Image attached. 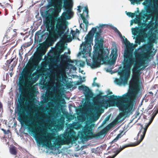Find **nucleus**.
<instances>
[{
  "label": "nucleus",
  "instance_id": "nucleus-4",
  "mask_svg": "<svg viewBox=\"0 0 158 158\" xmlns=\"http://www.w3.org/2000/svg\"><path fill=\"white\" fill-rule=\"evenodd\" d=\"M25 83L24 79L22 77H19L18 85L21 94L18 100L19 105L17 106V111L19 121L23 123H25L26 121H28L26 119L25 116V111H26L25 103L26 101L25 94L27 92L31 94L34 89L31 87L29 83L26 85Z\"/></svg>",
  "mask_w": 158,
  "mask_h": 158
},
{
  "label": "nucleus",
  "instance_id": "nucleus-46",
  "mask_svg": "<svg viewBox=\"0 0 158 158\" xmlns=\"http://www.w3.org/2000/svg\"><path fill=\"white\" fill-rule=\"evenodd\" d=\"M13 73H12V72H11L10 73V77H12V75H13Z\"/></svg>",
  "mask_w": 158,
  "mask_h": 158
},
{
  "label": "nucleus",
  "instance_id": "nucleus-6",
  "mask_svg": "<svg viewBox=\"0 0 158 158\" xmlns=\"http://www.w3.org/2000/svg\"><path fill=\"white\" fill-rule=\"evenodd\" d=\"M147 127L145 128H142L138 133L136 139L137 140L136 143L133 144H129L126 145L122 148H118L115 151H114L115 153L112 156H110L108 158H114L120 152L125 148L129 147L135 146L139 144L143 139L147 131Z\"/></svg>",
  "mask_w": 158,
  "mask_h": 158
},
{
  "label": "nucleus",
  "instance_id": "nucleus-38",
  "mask_svg": "<svg viewBox=\"0 0 158 158\" xmlns=\"http://www.w3.org/2000/svg\"><path fill=\"white\" fill-rule=\"evenodd\" d=\"M80 125L79 124L77 123H76L74 124V128H78L80 126Z\"/></svg>",
  "mask_w": 158,
  "mask_h": 158
},
{
  "label": "nucleus",
  "instance_id": "nucleus-27",
  "mask_svg": "<svg viewBox=\"0 0 158 158\" xmlns=\"http://www.w3.org/2000/svg\"><path fill=\"white\" fill-rule=\"evenodd\" d=\"M150 45H151L150 44H145L142 47L141 49L142 50H147L148 48H149V46Z\"/></svg>",
  "mask_w": 158,
  "mask_h": 158
},
{
  "label": "nucleus",
  "instance_id": "nucleus-54",
  "mask_svg": "<svg viewBox=\"0 0 158 158\" xmlns=\"http://www.w3.org/2000/svg\"><path fill=\"white\" fill-rule=\"evenodd\" d=\"M146 66H147V65H146V66H144V68H145V67H146Z\"/></svg>",
  "mask_w": 158,
  "mask_h": 158
},
{
  "label": "nucleus",
  "instance_id": "nucleus-14",
  "mask_svg": "<svg viewBox=\"0 0 158 158\" xmlns=\"http://www.w3.org/2000/svg\"><path fill=\"white\" fill-rule=\"evenodd\" d=\"M64 48V43L62 41H59L56 44V46L53 50L54 52L59 53H61Z\"/></svg>",
  "mask_w": 158,
  "mask_h": 158
},
{
  "label": "nucleus",
  "instance_id": "nucleus-9",
  "mask_svg": "<svg viewBox=\"0 0 158 158\" xmlns=\"http://www.w3.org/2000/svg\"><path fill=\"white\" fill-rule=\"evenodd\" d=\"M146 12L150 14L147 15H145V16H146L148 19V17H151L152 20L155 19V23L153 27V29L155 30V33L153 34V37L155 38L158 39V9H154L151 11L147 9Z\"/></svg>",
  "mask_w": 158,
  "mask_h": 158
},
{
  "label": "nucleus",
  "instance_id": "nucleus-51",
  "mask_svg": "<svg viewBox=\"0 0 158 158\" xmlns=\"http://www.w3.org/2000/svg\"><path fill=\"white\" fill-rule=\"evenodd\" d=\"M87 28H88V27H86V26L85 25V29H86L85 31H87Z\"/></svg>",
  "mask_w": 158,
  "mask_h": 158
},
{
  "label": "nucleus",
  "instance_id": "nucleus-40",
  "mask_svg": "<svg viewBox=\"0 0 158 158\" xmlns=\"http://www.w3.org/2000/svg\"><path fill=\"white\" fill-rule=\"evenodd\" d=\"M77 8H78L77 10L78 11V12L79 13L81 12V9H82L81 7L80 6H77Z\"/></svg>",
  "mask_w": 158,
  "mask_h": 158
},
{
  "label": "nucleus",
  "instance_id": "nucleus-17",
  "mask_svg": "<svg viewBox=\"0 0 158 158\" xmlns=\"http://www.w3.org/2000/svg\"><path fill=\"white\" fill-rule=\"evenodd\" d=\"M15 58L16 57H15L12 58H11L10 59L7 60L5 63L6 65L9 68V67L10 66L11 63L13 62V63L11 64V70L12 71L13 70L14 68L15 67L17 64L18 59H17L16 60H15Z\"/></svg>",
  "mask_w": 158,
  "mask_h": 158
},
{
  "label": "nucleus",
  "instance_id": "nucleus-16",
  "mask_svg": "<svg viewBox=\"0 0 158 158\" xmlns=\"http://www.w3.org/2000/svg\"><path fill=\"white\" fill-rule=\"evenodd\" d=\"M140 34L142 35L137 37L136 39L135 42L140 45L141 42H143L145 41V38L147 37V34L145 32H141L139 33Z\"/></svg>",
  "mask_w": 158,
  "mask_h": 158
},
{
  "label": "nucleus",
  "instance_id": "nucleus-31",
  "mask_svg": "<svg viewBox=\"0 0 158 158\" xmlns=\"http://www.w3.org/2000/svg\"><path fill=\"white\" fill-rule=\"evenodd\" d=\"M121 134H118L115 139L113 140L112 142H115L117 141L119 138L121 137Z\"/></svg>",
  "mask_w": 158,
  "mask_h": 158
},
{
  "label": "nucleus",
  "instance_id": "nucleus-20",
  "mask_svg": "<svg viewBox=\"0 0 158 158\" xmlns=\"http://www.w3.org/2000/svg\"><path fill=\"white\" fill-rule=\"evenodd\" d=\"M71 33L72 35V37H71L70 35H69V38L68 40V42H70L72 41L73 39L75 37V35L76 34V32L75 31L72 30L71 31Z\"/></svg>",
  "mask_w": 158,
  "mask_h": 158
},
{
  "label": "nucleus",
  "instance_id": "nucleus-1",
  "mask_svg": "<svg viewBox=\"0 0 158 158\" xmlns=\"http://www.w3.org/2000/svg\"><path fill=\"white\" fill-rule=\"evenodd\" d=\"M147 64L146 62L139 61L135 64L134 68L132 69L133 77L129 84L130 91L129 93L124 94L118 98L117 96L112 95L109 100H102L99 103V106L101 107L110 106L111 104L114 103L121 111L123 115L130 113L132 110L134 100L136 98L139 90L138 82L140 76V67L144 66Z\"/></svg>",
  "mask_w": 158,
  "mask_h": 158
},
{
  "label": "nucleus",
  "instance_id": "nucleus-5",
  "mask_svg": "<svg viewBox=\"0 0 158 158\" xmlns=\"http://www.w3.org/2000/svg\"><path fill=\"white\" fill-rule=\"evenodd\" d=\"M113 126V124L110 123L107 127L100 131L96 134H94L92 132V130L90 126L85 127L83 131L81 132V137L82 139L85 140L88 139H91L95 137H99L103 135H105L109 129Z\"/></svg>",
  "mask_w": 158,
  "mask_h": 158
},
{
  "label": "nucleus",
  "instance_id": "nucleus-11",
  "mask_svg": "<svg viewBox=\"0 0 158 158\" xmlns=\"http://www.w3.org/2000/svg\"><path fill=\"white\" fill-rule=\"evenodd\" d=\"M66 58L67 56L65 55H62L61 57V61L60 64L59 65L58 67V73L60 75V76L58 78L60 80L61 76L63 80H64L66 77L65 71V68L64 66V64L66 62V61L64 60V59Z\"/></svg>",
  "mask_w": 158,
  "mask_h": 158
},
{
  "label": "nucleus",
  "instance_id": "nucleus-29",
  "mask_svg": "<svg viewBox=\"0 0 158 158\" xmlns=\"http://www.w3.org/2000/svg\"><path fill=\"white\" fill-rule=\"evenodd\" d=\"M112 29L116 33H117L119 35H122L120 32L115 27L113 26Z\"/></svg>",
  "mask_w": 158,
  "mask_h": 158
},
{
  "label": "nucleus",
  "instance_id": "nucleus-48",
  "mask_svg": "<svg viewBox=\"0 0 158 158\" xmlns=\"http://www.w3.org/2000/svg\"><path fill=\"white\" fill-rule=\"evenodd\" d=\"M97 79V77H95L94 79L93 82H95V81Z\"/></svg>",
  "mask_w": 158,
  "mask_h": 158
},
{
  "label": "nucleus",
  "instance_id": "nucleus-24",
  "mask_svg": "<svg viewBox=\"0 0 158 158\" xmlns=\"http://www.w3.org/2000/svg\"><path fill=\"white\" fill-rule=\"evenodd\" d=\"M10 151L11 154L15 155L17 154V150L16 148L14 146H12L10 149Z\"/></svg>",
  "mask_w": 158,
  "mask_h": 158
},
{
  "label": "nucleus",
  "instance_id": "nucleus-23",
  "mask_svg": "<svg viewBox=\"0 0 158 158\" xmlns=\"http://www.w3.org/2000/svg\"><path fill=\"white\" fill-rule=\"evenodd\" d=\"M80 16L81 19L83 20V22L85 24L86 27H87L88 26L89 22L85 18V15L83 14H80Z\"/></svg>",
  "mask_w": 158,
  "mask_h": 158
},
{
  "label": "nucleus",
  "instance_id": "nucleus-49",
  "mask_svg": "<svg viewBox=\"0 0 158 158\" xmlns=\"http://www.w3.org/2000/svg\"><path fill=\"white\" fill-rule=\"evenodd\" d=\"M82 24V23H81L80 24V28H82V26H81Z\"/></svg>",
  "mask_w": 158,
  "mask_h": 158
},
{
  "label": "nucleus",
  "instance_id": "nucleus-8",
  "mask_svg": "<svg viewBox=\"0 0 158 158\" xmlns=\"http://www.w3.org/2000/svg\"><path fill=\"white\" fill-rule=\"evenodd\" d=\"M97 29L95 27H93L91 30L89 31L88 34L85 37V41L82 43L81 45V48L82 45L83 46V53H85L89 50V48H90V43L92 41V39L94 34L96 32Z\"/></svg>",
  "mask_w": 158,
  "mask_h": 158
},
{
  "label": "nucleus",
  "instance_id": "nucleus-21",
  "mask_svg": "<svg viewBox=\"0 0 158 158\" xmlns=\"http://www.w3.org/2000/svg\"><path fill=\"white\" fill-rule=\"evenodd\" d=\"M138 25L139 27L140 28V32H139V33L142 32H144L143 31L144 29L143 28V27L148 26L147 24L142 23L141 21H140L139 22Z\"/></svg>",
  "mask_w": 158,
  "mask_h": 158
},
{
  "label": "nucleus",
  "instance_id": "nucleus-45",
  "mask_svg": "<svg viewBox=\"0 0 158 158\" xmlns=\"http://www.w3.org/2000/svg\"><path fill=\"white\" fill-rule=\"evenodd\" d=\"M149 93L150 94H152V96H153V93L152 92V91H150L149 92Z\"/></svg>",
  "mask_w": 158,
  "mask_h": 158
},
{
  "label": "nucleus",
  "instance_id": "nucleus-3",
  "mask_svg": "<svg viewBox=\"0 0 158 158\" xmlns=\"http://www.w3.org/2000/svg\"><path fill=\"white\" fill-rule=\"evenodd\" d=\"M124 43L127 48L129 49L126 50L124 53L123 69L118 72L120 77L116 78L114 81L115 83L119 85L127 83L131 66L135 61L133 51L131 49L133 44H131L126 38Z\"/></svg>",
  "mask_w": 158,
  "mask_h": 158
},
{
  "label": "nucleus",
  "instance_id": "nucleus-26",
  "mask_svg": "<svg viewBox=\"0 0 158 158\" xmlns=\"http://www.w3.org/2000/svg\"><path fill=\"white\" fill-rule=\"evenodd\" d=\"M5 36V37L7 39H12L13 37V35L11 34V33H10V30H8L7 31Z\"/></svg>",
  "mask_w": 158,
  "mask_h": 158
},
{
  "label": "nucleus",
  "instance_id": "nucleus-28",
  "mask_svg": "<svg viewBox=\"0 0 158 158\" xmlns=\"http://www.w3.org/2000/svg\"><path fill=\"white\" fill-rule=\"evenodd\" d=\"M85 12L86 13V17L88 18L89 17L88 12L89 10L87 6H85L84 8V10H83V13L84 15V13Z\"/></svg>",
  "mask_w": 158,
  "mask_h": 158
},
{
  "label": "nucleus",
  "instance_id": "nucleus-53",
  "mask_svg": "<svg viewBox=\"0 0 158 158\" xmlns=\"http://www.w3.org/2000/svg\"><path fill=\"white\" fill-rule=\"evenodd\" d=\"M112 51H113V52H114V50H112V52H111V54H112Z\"/></svg>",
  "mask_w": 158,
  "mask_h": 158
},
{
  "label": "nucleus",
  "instance_id": "nucleus-36",
  "mask_svg": "<svg viewBox=\"0 0 158 158\" xmlns=\"http://www.w3.org/2000/svg\"><path fill=\"white\" fill-rule=\"evenodd\" d=\"M92 86H96L98 87H100L99 84L98 83H96L95 82H93V83L92 84Z\"/></svg>",
  "mask_w": 158,
  "mask_h": 158
},
{
  "label": "nucleus",
  "instance_id": "nucleus-12",
  "mask_svg": "<svg viewBox=\"0 0 158 158\" xmlns=\"http://www.w3.org/2000/svg\"><path fill=\"white\" fill-rule=\"evenodd\" d=\"M96 44V45H95L96 47H94V52L104 55H107V56H109V52L106 53L103 48V44L102 40L97 39Z\"/></svg>",
  "mask_w": 158,
  "mask_h": 158
},
{
  "label": "nucleus",
  "instance_id": "nucleus-19",
  "mask_svg": "<svg viewBox=\"0 0 158 158\" xmlns=\"http://www.w3.org/2000/svg\"><path fill=\"white\" fill-rule=\"evenodd\" d=\"M49 62H48V64L50 65L54 62H58L59 60V58L58 57H53L48 59Z\"/></svg>",
  "mask_w": 158,
  "mask_h": 158
},
{
  "label": "nucleus",
  "instance_id": "nucleus-34",
  "mask_svg": "<svg viewBox=\"0 0 158 158\" xmlns=\"http://www.w3.org/2000/svg\"><path fill=\"white\" fill-rule=\"evenodd\" d=\"M140 21V20L139 19H136L133 20V22L135 24H138Z\"/></svg>",
  "mask_w": 158,
  "mask_h": 158
},
{
  "label": "nucleus",
  "instance_id": "nucleus-10",
  "mask_svg": "<svg viewBox=\"0 0 158 158\" xmlns=\"http://www.w3.org/2000/svg\"><path fill=\"white\" fill-rule=\"evenodd\" d=\"M32 72L25 71L22 73L21 76L19 77H22L24 79L25 81V84L27 85V84L29 83L31 85V87H32L34 89V87L32 86L33 82L31 81L32 79V77L35 76H38V72H35L32 74Z\"/></svg>",
  "mask_w": 158,
  "mask_h": 158
},
{
  "label": "nucleus",
  "instance_id": "nucleus-50",
  "mask_svg": "<svg viewBox=\"0 0 158 158\" xmlns=\"http://www.w3.org/2000/svg\"><path fill=\"white\" fill-rule=\"evenodd\" d=\"M131 21H132V22H131V25H132L133 23V22H132V20Z\"/></svg>",
  "mask_w": 158,
  "mask_h": 158
},
{
  "label": "nucleus",
  "instance_id": "nucleus-44",
  "mask_svg": "<svg viewBox=\"0 0 158 158\" xmlns=\"http://www.w3.org/2000/svg\"><path fill=\"white\" fill-rule=\"evenodd\" d=\"M81 84V81H78L77 82V85H80Z\"/></svg>",
  "mask_w": 158,
  "mask_h": 158
},
{
  "label": "nucleus",
  "instance_id": "nucleus-52",
  "mask_svg": "<svg viewBox=\"0 0 158 158\" xmlns=\"http://www.w3.org/2000/svg\"><path fill=\"white\" fill-rule=\"evenodd\" d=\"M1 130H2V131H4V130L3 128H1Z\"/></svg>",
  "mask_w": 158,
  "mask_h": 158
},
{
  "label": "nucleus",
  "instance_id": "nucleus-39",
  "mask_svg": "<svg viewBox=\"0 0 158 158\" xmlns=\"http://www.w3.org/2000/svg\"><path fill=\"white\" fill-rule=\"evenodd\" d=\"M109 25L107 24H101L100 25L99 27H108Z\"/></svg>",
  "mask_w": 158,
  "mask_h": 158
},
{
  "label": "nucleus",
  "instance_id": "nucleus-41",
  "mask_svg": "<svg viewBox=\"0 0 158 158\" xmlns=\"http://www.w3.org/2000/svg\"><path fill=\"white\" fill-rule=\"evenodd\" d=\"M72 85H71V84L70 83L68 84L67 85L66 87L68 88H70L72 87Z\"/></svg>",
  "mask_w": 158,
  "mask_h": 158
},
{
  "label": "nucleus",
  "instance_id": "nucleus-7",
  "mask_svg": "<svg viewBox=\"0 0 158 158\" xmlns=\"http://www.w3.org/2000/svg\"><path fill=\"white\" fill-rule=\"evenodd\" d=\"M109 59V56L98 53L94 52L93 54V63L91 64H88L92 68L99 67L101 64V62H103L107 61Z\"/></svg>",
  "mask_w": 158,
  "mask_h": 158
},
{
  "label": "nucleus",
  "instance_id": "nucleus-35",
  "mask_svg": "<svg viewBox=\"0 0 158 158\" xmlns=\"http://www.w3.org/2000/svg\"><path fill=\"white\" fill-rule=\"evenodd\" d=\"M101 31H100L99 32H97L95 34V36L96 37V39H97L100 36V33Z\"/></svg>",
  "mask_w": 158,
  "mask_h": 158
},
{
  "label": "nucleus",
  "instance_id": "nucleus-18",
  "mask_svg": "<svg viewBox=\"0 0 158 158\" xmlns=\"http://www.w3.org/2000/svg\"><path fill=\"white\" fill-rule=\"evenodd\" d=\"M117 59L116 52H115L114 54H113L112 57H111V60H108V64L110 65L114 64L116 61Z\"/></svg>",
  "mask_w": 158,
  "mask_h": 158
},
{
  "label": "nucleus",
  "instance_id": "nucleus-30",
  "mask_svg": "<svg viewBox=\"0 0 158 158\" xmlns=\"http://www.w3.org/2000/svg\"><path fill=\"white\" fill-rule=\"evenodd\" d=\"M127 15L130 17H133L135 16V14L131 12H128L127 13Z\"/></svg>",
  "mask_w": 158,
  "mask_h": 158
},
{
  "label": "nucleus",
  "instance_id": "nucleus-15",
  "mask_svg": "<svg viewBox=\"0 0 158 158\" xmlns=\"http://www.w3.org/2000/svg\"><path fill=\"white\" fill-rule=\"evenodd\" d=\"M78 88L79 89L84 90L85 96L86 98H90L92 97V92L88 87L82 85L79 86Z\"/></svg>",
  "mask_w": 158,
  "mask_h": 158
},
{
  "label": "nucleus",
  "instance_id": "nucleus-33",
  "mask_svg": "<svg viewBox=\"0 0 158 158\" xmlns=\"http://www.w3.org/2000/svg\"><path fill=\"white\" fill-rule=\"evenodd\" d=\"M110 119V117L109 116H107V117L104 120V121H103L102 123V124H105L107 121H108Z\"/></svg>",
  "mask_w": 158,
  "mask_h": 158
},
{
  "label": "nucleus",
  "instance_id": "nucleus-22",
  "mask_svg": "<svg viewBox=\"0 0 158 158\" xmlns=\"http://www.w3.org/2000/svg\"><path fill=\"white\" fill-rule=\"evenodd\" d=\"M44 55L42 52L41 51H39L37 52L35 56V58L38 60H40L42 57Z\"/></svg>",
  "mask_w": 158,
  "mask_h": 158
},
{
  "label": "nucleus",
  "instance_id": "nucleus-2",
  "mask_svg": "<svg viewBox=\"0 0 158 158\" xmlns=\"http://www.w3.org/2000/svg\"><path fill=\"white\" fill-rule=\"evenodd\" d=\"M29 119V121L30 122V124L25 123V125L28 127V130L35 135V139L40 144L45 143L48 147L56 148L62 144H69L75 139V136L73 132H67L63 136L64 143H62L60 139L53 137L51 133L43 130H37L38 125L37 123H38L36 118L32 117Z\"/></svg>",
  "mask_w": 158,
  "mask_h": 158
},
{
  "label": "nucleus",
  "instance_id": "nucleus-42",
  "mask_svg": "<svg viewBox=\"0 0 158 158\" xmlns=\"http://www.w3.org/2000/svg\"><path fill=\"white\" fill-rule=\"evenodd\" d=\"M54 127H55L57 129H58V128H59V126L58 125H54Z\"/></svg>",
  "mask_w": 158,
  "mask_h": 158
},
{
  "label": "nucleus",
  "instance_id": "nucleus-13",
  "mask_svg": "<svg viewBox=\"0 0 158 158\" xmlns=\"http://www.w3.org/2000/svg\"><path fill=\"white\" fill-rule=\"evenodd\" d=\"M134 55L135 58L139 59V61L146 62L150 57V54L147 52H139L137 51H135Z\"/></svg>",
  "mask_w": 158,
  "mask_h": 158
},
{
  "label": "nucleus",
  "instance_id": "nucleus-25",
  "mask_svg": "<svg viewBox=\"0 0 158 158\" xmlns=\"http://www.w3.org/2000/svg\"><path fill=\"white\" fill-rule=\"evenodd\" d=\"M140 31L139 33L140 32V30L138 27H136L135 28H132V34L134 35H135Z\"/></svg>",
  "mask_w": 158,
  "mask_h": 158
},
{
  "label": "nucleus",
  "instance_id": "nucleus-37",
  "mask_svg": "<svg viewBox=\"0 0 158 158\" xmlns=\"http://www.w3.org/2000/svg\"><path fill=\"white\" fill-rule=\"evenodd\" d=\"M153 102L152 103H151V104L149 105L148 107V110H150L152 109L153 107V104H152Z\"/></svg>",
  "mask_w": 158,
  "mask_h": 158
},
{
  "label": "nucleus",
  "instance_id": "nucleus-47",
  "mask_svg": "<svg viewBox=\"0 0 158 158\" xmlns=\"http://www.w3.org/2000/svg\"><path fill=\"white\" fill-rule=\"evenodd\" d=\"M3 132H4V134H6L7 133H6V130H4L3 131Z\"/></svg>",
  "mask_w": 158,
  "mask_h": 158
},
{
  "label": "nucleus",
  "instance_id": "nucleus-32",
  "mask_svg": "<svg viewBox=\"0 0 158 158\" xmlns=\"http://www.w3.org/2000/svg\"><path fill=\"white\" fill-rule=\"evenodd\" d=\"M154 23L152 22H150L148 25V26H146L148 27V26L149 27H152L153 28V25H154Z\"/></svg>",
  "mask_w": 158,
  "mask_h": 158
},
{
  "label": "nucleus",
  "instance_id": "nucleus-43",
  "mask_svg": "<svg viewBox=\"0 0 158 158\" xmlns=\"http://www.w3.org/2000/svg\"><path fill=\"white\" fill-rule=\"evenodd\" d=\"M75 32H76V33H80L79 31L77 29H76V31H75Z\"/></svg>",
  "mask_w": 158,
  "mask_h": 158
}]
</instances>
